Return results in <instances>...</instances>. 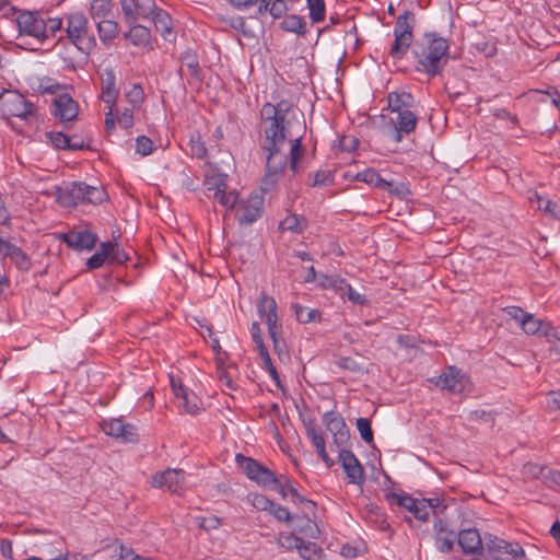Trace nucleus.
Wrapping results in <instances>:
<instances>
[{
	"label": "nucleus",
	"mask_w": 560,
	"mask_h": 560,
	"mask_svg": "<svg viewBox=\"0 0 560 560\" xmlns=\"http://www.w3.org/2000/svg\"><path fill=\"white\" fill-rule=\"evenodd\" d=\"M313 180L310 183L311 186H329L334 184V174L330 171H316L313 175H308Z\"/></svg>",
	"instance_id": "nucleus-52"
},
{
	"label": "nucleus",
	"mask_w": 560,
	"mask_h": 560,
	"mask_svg": "<svg viewBox=\"0 0 560 560\" xmlns=\"http://www.w3.org/2000/svg\"><path fill=\"white\" fill-rule=\"evenodd\" d=\"M282 548L295 549L304 560H322L325 557L324 550L313 541H306L298 535L282 537Z\"/></svg>",
	"instance_id": "nucleus-12"
},
{
	"label": "nucleus",
	"mask_w": 560,
	"mask_h": 560,
	"mask_svg": "<svg viewBox=\"0 0 560 560\" xmlns=\"http://www.w3.org/2000/svg\"><path fill=\"white\" fill-rule=\"evenodd\" d=\"M415 21V13L411 11H405L398 15L394 27L395 39L389 50L394 59H401L410 48Z\"/></svg>",
	"instance_id": "nucleus-5"
},
{
	"label": "nucleus",
	"mask_w": 560,
	"mask_h": 560,
	"mask_svg": "<svg viewBox=\"0 0 560 560\" xmlns=\"http://www.w3.org/2000/svg\"><path fill=\"white\" fill-rule=\"evenodd\" d=\"M109 247V242L102 243L100 249L88 259L86 266L90 269H97L102 267L108 258V252L106 248Z\"/></svg>",
	"instance_id": "nucleus-45"
},
{
	"label": "nucleus",
	"mask_w": 560,
	"mask_h": 560,
	"mask_svg": "<svg viewBox=\"0 0 560 560\" xmlns=\"http://www.w3.org/2000/svg\"><path fill=\"white\" fill-rule=\"evenodd\" d=\"M65 549L60 539H56L52 542L44 544L39 548L40 557L44 560H63Z\"/></svg>",
	"instance_id": "nucleus-39"
},
{
	"label": "nucleus",
	"mask_w": 560,
	"mask_h": 560,
	"mask_svg": "<svg viewBox=\"0 0 560 560\" xmlns=\"http://www.w3.org/2000/svg\"><path fill=\"white\" fill-rule=\"evenodd\" d=\"M186 68L191 78L200 79V67L197 57L190 52H186L182 57V69Z\"/></svg>",
	"instance_id": "nucleus-47"
},
{
	"label": "nucleus",
	"mask_w": 560,
	"mask_h": 560,
	"mask_svg": "<svg viewBox=\"0 0 560 560\" xmlns=\"http://www.w3.org/2000/svg\"><path fill=\"white\" fill-rule=\"evenodd\" d=\"M96 26H97L100 39L103 43L113 40L118 35V31H119L118 23L114 20H110L109 18L105 19V20L97 21Z\"/></svg>",
	"instance_id": "nucleus-38"
},
{
	"label": "nucleus",
	"mask_w": 560,
	"mask_h": 560,
	"mask_svg": "<svg viewBox=\"0 0 560 560\" xmlns=\"http://www.w3.org/2000/svg\"><path fill=\"white\" fill-rule=\"evenodd\" d=\"M103 430L106 434L120 439L124 432V421L121 419H110L103 423Z\"/></svg>",
	"instance_id": "nucleus-55"
},
{
	"label": "nucleus",
	"mask_w": 560,
	"mask_h": 560,
	"mask_svg": "<svg viewBox=\"0 0 560 560\" xmlns=\"http://www.w3.org/2000/svg\"><path fill=\"white\" fill-rule=\"evenodd\" d=\"M291 310L299 323L306 324L311 322L320 320V312L314 308H306L298 303L291 305Z\"/></svg>",
	"instance_id": "nucleus-42"
},
{
	"label": "nucleus",
	"mask_w": 560,
	"mask_h": 560,
	"mask_svg": "<svg viewBox=\"0 0 560 560\" xmlns=\"http://www.w3.org/2000/svg\"><path fill=\"white\" fill-rule=\"evenodd\" d=\"M354 179L358 182L366 183L380 189H382L383 187L390 186L389 180L383 178L381 174L374 168H366L362 172L357 173Z\"/></svg>",
	"instance_id": "nucleus-37"
},
{
	"label": "nucleus",
	"mask_w": 560,
	"mask_h": 560,
	"mask_svg": "<svg viewBox=\"0 0 560 560\" xmlns=\"http://www.w3.org/2000/svg\"><path fill=\"white\" fill-rule=\"evenodd\" d=\"M51 114L67 127L69 122L78 117V103L68 93L59 94L52 101Z\"/></svg>",
	"instance_id": "nucleus-15"
},
{
	"label": "nucleus",
	"mask_w": 560,
	"mask_h": 560,
	"mask_svg": "<svg viewBox=\"0 0 560 560\" xmlns=\"http://www.w3.org/2000/svg\"><path fill=\"white\" fill-rule=\"evenodd\" d=\"M250 337L256 345V349L258 353H262L264 351H268L267 346L264 342L261 329L258 322H254L250 327Z\"/></svg>",
	"instance_id": "nucleus-59"
},
{
	"label": "nucleus",
	"mask_w": 560,
	"mask_h": 560,
	"mask_svg": "<svg viewBox=\"0 0 560 560\" xmlns=\"http://www.w3.org/2000/svg\"><path fill=\"white\" fill-rule=\"evenodd\" d=\"M253 505L259 511L269 512L275 518L280 520V505L262 494H253Z\"/></svg>",
	"instance_id": "nucleus-41"
},
{
	"label": "nucleus",
	"mask_w": 560,
	"mask_h": 560,
	"mask_svg": "<svg viewBox=\"0 0 560 560\" xmlns=\"http://www.w3.org/2000/svg\"><path fill=\"white\" fill-rule=\"evenodd\" d=\"M113 13L112 0H92L90 3V15L95 21L108 19Z\"/></svg>",
	"instance_id": "nucleus-36"
},
{
	"label": "nucleus",
	"mask_w": 560,
	"mask_h": 560,
	"mask_svg": "<svg viewBox=\"0 0 560 560\" xmlns=\"http://www.w3.org/2000/svg\"><path fill=\"white\" fill-rule=\"evenodd\" d=\"M260 360L262 361L264 368L268 371L272 380L275 381L278 388H280V374L277 371L276 365L273 364L269 351H264L259 354Z\"/></svg>",
	"instance_id": "nucleus-57"
},
{
	"label": "nucleus",
	"mask_w": 560,
	"mask_h": 560,
	"mask_svg": "<svg viewBox=\"0 0 560 560\" xmlns=\"http://www.w3.org/2000/svg\"><path fill=\"white\" fill-rule=\"evenodd\" d=\"M308 226V220L303 214L293 213L287 210V215L282 219V242L284 234L301 235Z\"/></svg>",
	"instance_id": "nucleus-28"
},
{
	"label": "nucleus",
	"mask_w": 560,
	"mask_h": 560,
	"mask_svg": "<svg viewBox=\"0 0 560 560\" xmlns=\"http://www.w3.org/2000/svg\"><path fill=\"white\" fill-rule=\"evenodd\" d=\"M458 545L464 553H480L482 551V539L476 528L462 529L457 534Z\"/></svg>",
	"instance_id": "nucleus-26"
},
{
	"label": "nucleus",
	"mask_w": 560,
	"mask_h": 560,
	"mask_svg": "<svg viewBox=\"0 0 560 560\" xmlns=\"http://www.w3.org/2000/svg\"><path fill=\"white\" fill-rule=\"evenodd\" d=\"M154 150L153 141L145 137V136H139L136 139V151L137 153L147 156L151 154Z\"/></svg>",
	"instance_id": "nucleus-61"
},
{
	"label": "nucleus",
	"mask_w": 560,
	"mask_h": 560,
	"mask_svg": "<svg viewBox=\"0 0 560 560\" xmlns=\"http://www.w3.org/2000/svg\"><path fill=\"white\" fill-rule=\"evenodd\" d=\"M322 421L332 434L334 444L340 450L345 448L350 440V431L341 415L332 410L326 411L322 417Z\"/></svg>",
	"instance_id": "nucleus-11"
},
{
	"label": "nucleus",
	"mask_w": 560,
	"mask_h": 560,
	"mask_svg": "<svg viewBox=\"0 0 560 560\" xmlns=\"http://www.w3.org/2000/svg\"><path fill=\"white\" fill-rule=\"evenodd\" d=\"M15 21L21 36H31L39 43L46 39V20L39 11H20Z\"/></svg>",
	"instance_id": "nucleus-8"
},
{
	"label": "nucleus",
	"mask_w": 560,
	"mask_h": 560,
	"mask_svg": "<svg viewBox=\"0 0 560 560\" xmlns=\"http://www.w3.org/2000/svg\"><path fill=\"white\" fill-rule=\"evenodd\" d=\"M226 175L220 176L215 183L214 187H210L209 189H215L214 199L226 210H233L235 212L237 203H238V194L235 190L226 191Z\"/></svg>",
	"instance_id": "nucleus-25"
},
{
	"label": "nucleus",
	"mask_w": 560,
	"mask_h": 560,
	"mask_svg": "<svg viewBox=\"0 0 560 560\" xmlns=\"http://www.w3.org/2000/svg\"><path fill=\"white\" fill-rule=\"evenodd\" d=\"M546 470L547 467L534 464V463H527L523 467V471L527 476H532L534 478H545L546 477Z\"/></svg>",
	"instance_id": "nucleus-63"
},
{
	"label": "nucleus",
	"mask_w": 560,
	"mask_h": 560,
	"mask_svg": "<svg viewBox=\"0 0 560 560\" xmlns=\"http://www.w3.org/2000/svg\"><path fill=\"white\" fill-rule=\"evenodd\" d=\"M235 462L248 479L264 488L278 483L276 474L258 460L243 454H236Z\"/></svg>",
	"instance_id": "nucleus-7"
},
{
	"label": "nucleus",
	"mask_w": 560,
	"mask_h": 560,
	"mask_svg": "<svg viewBox=\"0 0 560 560\" xmlns=\"http://www.w3.org/2000/svg\"><path fill=\"white\" fill-rule=\"evenodd\" d=\"M338 293L342 299L347 298L350 302L355 305H365L369 300L364 294L358 293L347 281L343 279V283L341 284Z\"/></svg>",
	"instance_id": "nucleus-43"
},
{
	"label": "nucleus",
	"mask_w": 560,
	"mask_h": 560,
	"mask_svg": "<svg viewBox=\"0 0 560 560\" xmlns=\"http://www.w3.org/2000/svg\"><path fill=\"white\" fill-rule=\"evenodd\" d=\"M304 425L306 434L311 439L313 446L316 448L318 456L322 458V460L328 468L332 467L335 465V462L329 457V455L326 452V441L320 427L316 423L314 419L304 421Z\"/></svg>",
	"instance_id": "nucleus-21"
},
{
	"label": "nucleus",
	"mask_w": 560,
	"mask_h": 560,
	"mask_svg": "<svg viewBox=\"0 0 560 560\" xmlns=\"http://www.w3.org/2000/svg\"><path fill=\"white\" fill-rule=\"evenodd\" d=\"M102 94L101 98L108 105H110V110H113L116 100L118 97V90L116 89V75L113 69L107 68L104 70L102 74Z\"/></svg>",
	"instance_id": "nucleus-27"
},
{
	"label": "nucleus",
	"mask_w": 560,
	"mask_h": 560,
	"mask_svg": "<svg viewBox=\"0 0 560 560\" xmlns=\"http://www.w3.org/2000/svg\"><path fill=\"white\" fill-rule=\"evenodd\" d=\"M126 97L133 108H139L144 101V91L141 84L135 83L126 94Z\"/></svg>",
	"instance_id": "nucleus-54"
},
{
	"label": "nucleus",
	"mask_w": 560,
	"mask_h": 560,
	"mask_svg": "<svg viewBox=\"0 0 560 560\" xmlns=\"http://www.w3.org/2000/svg\"><path fill=\"white\" fill-rule=\"evenodd\" d=\"M15 266L23 271H27L32 267L31 258L18 246L10 244L5 254Z\"/></svg>",
	"instance_id": "nucleus-40"
},
{
	"label": "nucleus",
	"mask_w": 560,
	"mask_h": 560,
	"mask_svg": "<svg viewBox=\"0 0 560 560\" xmlns=\"http://www.w3.org/2000/svg\"><path fill=\"white\" fill-rule=\"evenodd\" d=\"M4 102L7 112L14 117L26 119L35 114V105L19 92H9Z\"/></svg>",
	"instance_id": "nucleus-20"
},
{
	"label": "nucleus",
	"mask_w": 560,
	"mask_h": 560,
	"mask_svg": "<svg viewBox=\"0 0 560 560\" xmlns=\"http://www.w3.org/2000/svg\"><path fill=\"white\" fill-rule=\"evenodd\" d=\"M342 283H343V278H341L337 275H332V276H328V275H324V273L318 275L317 287H319L320 289H324V290L331 289L338 293Z\"/></svg>",
	"instance_id": "nucleus-46"
},
{
	"label": "nucleus",
	"mask_w": 560,
	"mask_h": 560,
	"mask_svg": "<svg viewBox=\"0 0 560 560\" xmlns=\"http://www.w3.org/2000/svg\"><path fill=\"white\" fill-rule=\"evenodd\" d=\"M467 377L463 371L454 365H450L438 376L435 385L442 390L459 394L464 392Z\"/></svg>",
	"instance_id": "nucleus-16"
},
{
	"label": "nucleus",
	"mask_w": 560,
	"mask_h": 560,
	"mask_svg": "<svg viewBox=\"0 0 560 560\" xmlns=\"http://www.w3.org/2000/svg\"><path fill=\"white\" fill-rule=\"evenodd\" d=\"M258 147L265 172L256 191L264 198L269 196L270 200L276 197L280 182V102H267L260 109Z\"/></svg>",
	"instance_id": "nucleus-1"
},
{
	"label": "nucleus",
	"mask_w": 560,
	"mask_h": 560,
	"mask_svg": "<svg viewBox=\"0 0 560 560\" xmlns=\"http://www.w3.org/2000/svg\"><path fill=\"white\" fill-rule=\"evenodd\" d=\"M385 498L390 505L396 504L397 506L404 508L412 514L415 512L417 504H419L420 501V499H415L407 493L398 494L393 491L387 492L385 494Z\"/></svg>",
	"instance_id": "nucleus-35"
},
{
	"label": "nucleus",
	"mask_w": 560,
	"mask_h": 560,
	"mask_svg": "<svg viewBox=\"0 0 560 560\" xmlns=\"http://www.w3.org/2000/svg\"><path fill=\"white\" fill-rule=\"evenodd\" d=\"M62 241L70 247L77 250L92 249L96 242L97 236L86 230L70 231L62 236Z\"/></svg>",
	"instance_id": "nucleus-24"
},
{
	"label": "nucleus",
	"mask_w": 560,
	"mask_h": 560,
	"mask_svg": "<svg viewBox=\"0 0 560 560\" xmlns=\"http://www.w3.org/2000/svg\"><path fill=\"white\" fill-rule=\"evenodd\" d=\"M486 546L489 551H499L504 556L512 547H514V542H509L497 536L489 535V538L486 541Z\"/></svg>",
	"instance_id": "nucleus-48"
},
{
	"label": "nucleus",
	"mask_w": 560,
	"mask_h": 560,
	"mask_svg": "<svg viewBox=\"0 0 560 560\" xmlns=\"http://www.w3.org/2000/svg\"><path fill=\"white\" fill-rule=\"evenodd\" d=\"M106 198V192L103 188L96 186H90L86 184L85 189V202L92 205H98Z\"/></svg>",
	"instance_id": "nucleus-51"
},
{
	"label": "nucleus",
	"mask_w": 560,
	"mask_h": 560,
	"mask_svg": "<svg viewBox=\"0 0 560 560\" xmlns=\"http://www.w3.org/2000/svg\"><path fill=\"white\" fill-rule=\"evenodd\" d=\"M66 33L68 39L84 55L95 48L94 35L89 33V20L82 12H74L66 15Z\"/></svg>",
	"instance_id": "nucleus-4"
},
{
	"label": "nucleus",
	"mask_w": 560,
	"mask_h": 560,
	"mask_svg": "<svg viewBox=\"0 0 560 560\" xmlns=\"http://www.w3.org/2000/svg\"><path fill=\"white\" fill-rule=\"evenodd\" d=\"M282 31L304 36L307 32L305 18L296 14L282 15Z\"/></svg>",
	"instance_id": "nucleus-33"
},
{
	"label": "nucleus",
	"mask_w": 560,
	"mask_h": 560,
	"mask_svg": "<svg viewBox=\"0 0 560 560\" xmlns=\"http://www.w3.org/2000/svg\"><path fill=\"white\" fill-rule=\"evenodd\" d=\"M257 312L260 319L267 325L268 335L273 343L275 352L280 355L279 348V336L280 331L278 328V304L272 296L267 295L265 292H261L258 303H257Z\"/></svg>",
	"instance_id": "nucleus-6"
},
{
	"label": "nucleus",
	"mask_w": 560,
	"mask_h": 560,
	"mask_svg": "<svg viewBox=\"0 0 560 560\" xmlns=\"http://www.w3.org/2000/svg\"><path fill=\"white\" fill-rule=\"evenodd\" d=\"M280 0H231V3L237 9H245L250 5L260 2L258 12L260 15L269 13L273 20L280 18V9L277 7V2Z\"/></svg>",
	"instance_id": "nucleus-29"
},
{
	"label": "nucleus",
	"mask_w": 560,
	"mask_h": 560,
	"mask_svg": "<svg viewBox=\"0 0 560 560\" xmlns=\"http://www.w3.org/2000/svg\"><path fill=\"white\" fill-rule=\"evenodd\" d=\"M47 139L51 142L54 148L58 150H67L69 145V136L61 131H48L46 132Z\"/></svg>",
	"instance_id": "nucleus-58"
},
{
	"label": "nucleus",
	"mask_w": 560,
	"mask_h": 560,
	"mask_svg": "<svg viewBox=\"0 0 560 560\" xmlns=\"http://www.w3.org/2000/svg\"><path fill=\"white\" fill-rule=\"evenodd\" d=\"M357 429L360 433L361 439L368 443H373V430L371 427V421L368 418H358L357 419Z\"/></svg>",
	"instance_id": "nucleus-53"
},
{
	"label": "nucleus",
	"mask_w": 560,
	"mask_h": 560,
	"mask_svg": "<svg viewBox=\"0 0 560 560\" xmlns=\"http://www.w3.org/2000/svg\"><path fill=\"white\" fill-rule=\"evenodd\" d=\"M415 98L409 92H390L387 95V108L392 113H400L410 110L412 107Z\"/></svg>",
	"instance_id": "nucleus-30"
},
{
	"label": "nucleus",
	"mask_w": 560,
	"mask_h": 560,
	"mask_svg": "<svg viewBox=\"0 0 560 560\" xmlns=\"http://www.w3.org/2000/svg\"><path fill=\"white\" fill-rule=\"evenodd\" d=\"M152 486L182 495L186 490V472L183 469H166L155 472L152 477Z\"/></svg>",
	"instance_id": "nucleus-9"
},
{
	"label": "nucleus",
	"mask_w": 560,
	"mask_h": 560,
	"mask_svg": "<svg viewBox=\"0 0 560 560\" xmlns=\"http://www.w3.org/2000/svg\"><path fill=\"white\" fill-rule=\"evenodd\" d=\"M448 43L435 32L425 33L412 48L417 70L430 77L441 75L448 62Z\"/></svg>",
	"instance_id": "nucleus-2"
},
{
	"label": "nucleus",
	"mask_w": 560,
	"mask_h": 560,
	"mask_svg": "<svg viewBox=\"0 0 560 560\" xmlns=\"http://www.w3.org/2000/svg\"><path fill=\"white\" fill-rule=\"evenodd\" d=\"M521 327L526 334L535 335L540 332L542 322L535 318L533 314L527 313L525 317L521 320Z\"/></svg>",
	"instance_id": "nucleus-49"
},
{
	"label": "nucleus",
	"mask_w": 560,
	"mask_h": 560,
	"mask_svg": "<svg viewBox=\"0 0 560 560\" xmlns=\"http://www.w3.org/2000/svg\"><path fill=\"white\" fill-rule=\"evenodd\" d=\"M288 142L290 143V151L287 156V161L292 175H296L303 171L300 161L305 154V149L302 145V139L295 138L288 140Z\"/></svg>",
	"instance_id": "nucleus-31"
},
{
	"label": "nucleus",
	"mask_w": 560,
	"mask_h": 560,
	"mask_svg": "<svg viewBox=\"0 0 560 560\" xmlns=\"http://www.w3.org/2000/svg\"><path fill=\"white\" fill-rule=\"evenodd\" d=\"M127 24L131 25L139 19H149L155 10L154 0H119Z\"/></svg>",
	"instance_id": "nucleus-14"
},
{
	"label": "nucleus",
	"mask_w": 560,
	"mask_h": 560,
	"mask_svg": "<svg viewBox=\"0 0 560 560\" xmlns=\"http://www.w3.org/2000/svg\"><path fill=\"white\" fill-rule=\"evenodd\" d=\"M171 388L176 398L180 399V407L185 412L195 416L201 409V401L197 395L183 385L179 378L171 376Z\"/></svg>",
	"instance_id": "nucleus-18"
},
{
	"label": "nucleus",
	"mask_w": 560,
	"mask_h": 560,
	"mask_svg": "<svg viewBox=\"0 0 560 560\" xmlns=\"http://www.w3.org/2000/svg\"><path fill=\"white\" fill-rule=\"evenodd\" d=\"M282 102V142L291 139H302L305 135L306 125L302 113L295 114L289 106L283 107Z\"/></svg>",
	"instance_id": "nucleus-13"
},
{
	"label": "nucleus",
	"mask_w": 560,
	"mask_h": 560,
	"mask_svg": "<svg viewBox=\"0 0 560 560\" xmlns=\"http://www.w3.org/2000/svg\"><path fill=\"white\" fill-rule=\"evenodd\" d=\"M310 10V19L313 23L324 21L326 13V5L324 0H306Z\"/></svg>",
	"instance_id": "nucleus-44"
},
{
	"label": "nucleus",
	"mask_w": 560,
	"mask_h": 560,
	"mask_svg": "<svg viewBox=\"0 0 560 560\" xmlns=\"http://www.w3.org/2000/svg\"><path fill=\"white\" fill-rule=\"evenodd\" d=\"M338 459L349 479L350 483L362 486L365 481L364 469L352 451L341 448Z\"/></svg>",
	"instance_id": "nucleus-17"
},
{
	"label": "nucleus",
	"mask_w": 560,
	"mask_h": 560,
	"mask_svg": "<svg viewBox=\"0 0 560 560\" xmlns=\"http://www.w3.org/2000/svg\"><path fill=\"white\" fill-rule=\"evenodd\" d=\"M336 364L343 370L354 373H363L365 371L363 363L358 362L351 357H340L336 361Z\"/></svg>",
	"instance_id": "nucleus-56"
},
{
	"label": "nucleus",
	"mask_w": 560,
	"mask_h": 560,
	"mask_svg": "<svg viewBox=\"0 0 560 560\" xmlns=\"http://www.w3.org/2000/svg\"><path fill=\"white\" fill-rule=\"evenodd\" d=\"M389 185L388 187H383L382 189L383 190H386L388 191L390 195L393 196H396V197H399V198H405L407 195L410 194V190L409 188L404 184V183H397L395 184L394 182H389Z\"/></svg>",
	"instance_id": "nucleus-64"
},
{
	"label": "nucleus",
	"mask_w": 560,
	"mask_h": 560,
	"mask_svg": "<svg viewBox=\"0 0 560 560\" xmlns=\"http://www.w3.org/2000/svg\"><path fill=\"white\" fill-rule=\"evenodd\" d=\"M85 183L72 182L67 187L57 189V200L63 207L74 208L79 203H85Z\"/></svg>",
	"instance_id": "nucleus-19"
},
{
	"label": "nucleus",
	"mask_w": 560,
	"mask_h": 560,
	"mask_svg": "<svg viewBox=\"0 0 560 560\" xmlns=\"http://www.w3.org/2000/svg\"><path fill=\"white\" fill-rule=\"evenodd\" d=\"M109 248H106L108 252V261L120 265L129 260L128 254L124 249H121L117 243L109 242Z\"/></svg>",
	"instance_id": "nucleus-50"
},
{
	"label": "nucleus",
	"mask_w": 560,
	"mask_h": 560,
	"mask_svg": "<svg viewBox=\"0 0 560 560\" xmlns=\"http://www.w3.org/2000/svg\"><path fill=\"white\" fill-rule=\"evenodd\" d=\"M396 114V118H390V124L394 126L392 138L398 143L402 140L404 135H409L416 129L418 118L411 110Z\"/></svg>",
	"instance_id": "nucleus-22"
},
{
	"label": "nucleus",
	"mask_w": 560,
	"mask_h": 560,
	"mask_svg": "<svg viewBox=\"0 0 560 560\" xmlns=\"http://www.w3.org/2000/svg\"><path fill=\"white\" fill-rule=\"evenodd\" d=\"M190 152L194 156L198 159H203L207 155V148L201 140V137L197 135L196 137H191L189 141Z\"/></svg>",
	"instance_id": "nucleus-60"
},
{
	"label": "nucleus",
	"mask_w": 560,
	"mask_h": 560,
	"mask_svg": "<svg viewBox=\"0 0 560 560\" xmlns=\"http://www.w3.org/2000/svg\"><path fill=\"white\" fill-rule=\"evenodd\" d=\"M433 529L436 549L443 553L451 552L457 539V534L448 528L447 524L441 518L435 520Z\"/></svg>",
	"instance_id": "nucleus-23"
},
{
	"label": "nucleus",
	"mask_w": 560,
	"mask_h": 560,
	"mask_svg": "<svg viewBox=\"0 0 560 560\" xmlns=\"http://www.w3.org/2000/svg\"><path fill=\"white\" fill-rule=\"evenodd\" d=\"M538 208L544 210L547 213H550L555 219L560 220V206L557 202L551 200H545L542 198H538Z\"/></svg>",
	"instance_id": "nucleus-62"
},
{
	"label": "nucleus",
	"mask_w": 560,
	"mask_h": 560,
	"mask_svg": "<svg viewBox=\"0 0 560 560\" xmlns=\"http://www.w3.org/2000/svg\"><path fill=\"white\" fill-rule=\"evenodd\" d=\"M152 19L155 30L160 32L164 39H168V35L172 34V18L171 15L161 8L155 5L154 12L150 15Z\"/></svg>",
	"instance_id": "nucleus-32"
},
{
	"label": "nucleus",
	"mask_w": 560,
	"mask_h": 560,
	"mask_svg": "<svg viewBox=\"0 0 560 560\" xmlns=\"http://www.w3.org/2000/svg\"><path fill=\"white\" fill-rule=\"evenodd\" d=\"M125 37L136 46H144L151 39V31L141 24L133 23L130 25L129 32L125 34Z\"/></svg>",
	"instance_id": "nucleus-34"
},
{
	"label": "nucleus",
	"mask_w": 560,
	"mask_h": 560,
	"mask_svg": "<svg viewBox=\"0 0 560 560\" xmlns=\"http://www.w3.org/2000/svg\"><path fill=\"white\" fill-rule=\"evenodd\" d=\"M264 201V197L257 191L252 192L247 199L238 200L235 219L240 224L254 223L261 214Z\"/></svg>",
	"instance_id": "nucleus-10"
},
{
	"label": "nucleus",
	"mask_w": 560,
	"mask_h": 560,
	"mask_svg": "<svg viewBox=\"0 0 560 560\" xmlns=\"http://www.w3.org/2000/svg\"><path fill=\"white\" fill-rule=\"evenodd\" d=\"M282 500L291 501L301 506L300 512H291L288 508L282 506V514H284L282 521L291 529L290 536L296 534L312 535L315 524L308 517V512L313 510L314 503L300 494L291 480L284 476H282Z\"/></svg>",
	"instance_id": "nucleus-3"
}]
</instances>
